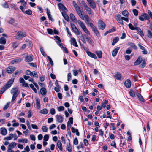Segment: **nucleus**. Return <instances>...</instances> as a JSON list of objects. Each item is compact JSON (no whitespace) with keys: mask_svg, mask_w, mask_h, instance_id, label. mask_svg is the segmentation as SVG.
Wrapping results in <instances>:
<instances>
[{"mask_svg":"<svg viewBox=\"0 0 152 152\" xmlns=\"http://www.w3.org/2000/svg\"><path fill=\"white\" fill-rule=\"evenodd\" d=\"M124 84L127 88H129L131 86V83L129 79H128L126 80Z\"/></svg>","mask_w":152,"mask_h":152,"instance_id":"a211bd4d","label":"nucleus"},{"mask_svg":"<svg viewBox=\"0 0 152 152\" xmlns=\"http://www.w3.org/2000/svg\"><path fill=\"white\" fill-rule=\"evenodd\" d=\"M18 142H24L26 143L28 142V140L26 139H19L18 140Z\"/></svg>","mask_w":152,"mask_h":152,"instance_id":"58836bf2","label":"nucleus"},{"mask_svg":"<svg viewBox=\"0 0 152 152\" xmlns=\"http://www.w3.org/2000/svg\"><path fill=\"white\" fill-rule=\"evenodd\" d=\"M41 94L43 95H45L47 92V91L46 89L44 88H41L40 90Z\"/></svg>","mask_w":152,"mask_h":152,"instance_id":"c756f323","label":"nucleus"},{"mask_svg":"<svg viewBox=\"0 0 152 152\" xmlns=\"http://www.w3.org/2000/svg\"><path fill=\"white\" fill-rule=\"evenodd\" d=\"M86 53L90 57L93 58L95 59H97V56L95 54L89 51H87L86 52Z\"/></svg>","mask_w":152,"mask_h":152,"instance_id":"f3484780","label":"nucleus"},{"mask_svg":"<svg viewBox=\"0 0 152 152\" xmlns=\"http://www.w3.org/2000/svg\"><path fill=\"white\" fill-rule=\"evenodd\" d=\"M128 45L131 47L133 48L135 50L137 49V47L134 43L132 42H129L128 43Z\"/></svg>","mask_w":152,"mask_h":152,"instance_id":"e433bc0d","label":"nucleus"},{"mask_svg":"<svg viewBox=\"0 0 152 152\" xmlns=\"http://www.w3.org/2000/svg\"><path fill=\"white\" fill-rule=\"evenodd\" d=\"M77 22L85 32L87 34L90 35V33L89 31L88 30L83 23L79 20H78Z\"/></svg>","mask_w":152,"mask_h":152,"instance_id":"f03ea898","label":"nucleus"},{"mask_svg":"<svg viewBox=\"0 0 152 152\" xmlns=\"http://www.w3.org/2000/svg\"><path fill=\"white\" fill-rule=\"evenodd\" d=\"M29 86L30 88L34 91L35 93H36L37 92V90L34 87L33 84H31L29 85Z\"/></svg>","mask_w":152,"mask_h":152,"instance_id":"a18cd8bd","label":"nucleus"},{"mask_svg":"<svg viewBox=\"0 0 152 152\" xmlns=\"http://www.w3.org/2000/svg\"><path fill=\"white\" fill-rule=\"evenodd\" d=\"M15 69L16 68L15 67H9L7 68V71L8 73L11 74L15 70Z\"/></svg>","mask_w":152,"mask_h":152,"instance_id":"4468645a","label":"nucleus"},{"mask_svg":"<svg viewBox=\"0 0 152 152\" xmlns=\"http://www.w3.org/2000/svg\"><path fill=\"white\" fill-rule=\"evenodd\" d=\"M120 49V47H118L115 49L112 52V55L113 57L115 56Z\"/></svg>","mask_w":152,"mask_h":152,"instance_id":"412c9836","label":"nucleus"},{"mask_svg":"<svg viewBox=\"0 0 152 152\" xmlns=\"http://www.w3.org/2000/svg\"><path fill=\"white\" fill-rule=\"evenodd\" d=\"M71 39L72 40V44L74 46L77 47L78 46V45L76 42V40L74 38H71Z\"/></svg>","mask_w":152,"mask_h":152,"instance_id":"2f4dec72","label":"nucleus"},{"mask_svg":"<svg viewBox=\"0 0 152 152\" xmlns=\"http://www.w3.org/2000/svg\"><path fill=\"white\" fill-rule=\"evenodd\" d=\"M49 138V135L47 134H46L44 136L43 140L45 141H48V140Z\"/></svg>","mask_w":152,"mask_h":152,"instance_id":"bf43d9fd","label":"nucleus"},{"mask_svg":"<svg viewBox=\"0 0 152 152\" xmlns=\"http://www.w3.org/2000/svg\"><path fill=\"white\" fill-rule=\"evenodd\" d=\"M7 89L4 86L0 91V94H1L4 93L6 90Z\"/></svg>","mask_w":152,"mask_h":152,"instance_id":"09e8293b","label":"nucleus"},{"mask_svg":"<svg viewBox=\"0 0 152 152\" xmlns=\"http://www.w3.org/2000/svg\"><path fill=\"white\" fill-rule=\"evenodd\" d=\"M57 145L59 150L61 151L63 150L62 144L60 141H58L57 143Z\"/></svg>","mask_w":152,"mask_h":152,"instance_id":"a878e982","label":"nucleus"},{"mask_svg":"<svg viewBox=\"0 0 152 152\" xmlns=\"http://www.w3.org/2000/svg\"><path fill=\"white\" fill-rule=\"evenodd\" d=\"M21 72V70H17L15 73L13 74V76L14 77H16L17 75L20 74Z\"/></svg>","mask_w":152,"mask_h":152,"instance_id":"4c0bfd02","label":"nucleus"},{"mask_svg":"<svg viewBox=\"0 0 152 152\" xmlns=\"http://www.w3.org/2000/svg\"><path fill=\"white\" fill-rule=\"evenodd\" d=\"M57 110L59 111H63L64 110V107L63 106H60L57 108Z\"/></svg>","mask_w":152,"mask_h":152,"instance_id":"052dcab7","label":"nucleus"},{"mask_svg":"<svg viewBox=\"0 0 152 152\" xmlns=\"http://www.w3.org/2000/svg\"><path fill=\"white\" fill-rule=\"evenodd\" d=\"M73 75L75 76H77L78 73V71L77 70L74 69L72 70Z\"/></svg>","mask_w":152,"mask_h":152,"instance_id":"680f3d73","label":"nucleus"},{"mask_svg":"<svg viewBox=\"0 0 152 152\" xmlns=\"http://www.w3.org/2000/svg\"><path fill=\"white\" fill-rule=\"evenodd\" d=\"M139 19L141 21H143L145 20H148L149 17L148 15L145 13H143L141 16H139Z\"/></svg>","mask_w":152,"mask_h":152,"instance_id":"20e7f679","label":"nucleus"},{"mask_svg":"<svg viewBox=\"0 0 152 152\" xmlns=\"http://www.w3.org/2000/svg\"><path fill=\"white\" fill-rule=\"evenodd\" d=\"M42 129L44 132H47L48 131V128L45 126H42Z\"/></svg>","mask_w":152,"mask_h":152,"instance_id":"e2e57ef3","label":"nucleus"},{"mask_svg":"<svg viewBox=\"0 0 152 152\" xmlns=\"http://www.w3.org/2000/svg\"><path fill=\"white\" fill-rule=\"evenodd\" d=\"M40 50L42 54L45 57L46 56V54L45 52L44 51L42 47H41L40 48Z\"/></svg>","mask_w":152,"mask_h":152,"instance_id":"3c124183","label":"nucleus"},{"mask_svg":"<svg viewBox=\"0 0 152 152\" xmlns=\"http://www.w3.org/2000/svg\"><path fill=\"white\" fill-rule=\"evenodd\" d=\"M66 149L69 152H71L72 151V147L70 143L67 144Z\"/></svg>","mask_w":152,"mask_h":152,"instance_id":"b1692460","label":"nucleus"},{"mask_svg":"<svg viewBox=\"0 0 152 152\" xmlns=\"http://www.w3.org/2000/svg\"><path fill=\"white\" fill-rule=\"evenodd\" d=\"M90 26L94 32L96 31V30H97L96 28L92 23H90Z\"/></svg>","mask_w":152,"mask_h":152,"instance_id":"c9c22d12","label":"nucleus"},{"mask_svg":"<svg viewBox=\"0 0 152 152\" xmlns=\"http://www.w3.org/2000/svg\"><path fill=\"white\" fill-rule=\"evenodd\" d=\"M14 137V134H13L11 133L9 134V136L6 137L4 138V140H9L12 139Z\"/></svg>","mask_w":152,"mask_h":152,"instance_id":"cd10ccee","label":"nucleus"},{"mask_svg":"<svg viewBox=\"0 0 152 152\" xmlns=\"http://www.w3.org/2000/svg\"><path fill=\"white\" fill-rule=\"evenodd\" d=\"M84 20L86 23V24L88 25H90V23H91V22H89V18L88 15H84Z\"/></svg>","mask_w":152,"mask_h":152,"instance_id":"5701e85b","label":"nucleus"},{"mask_svg":"<svg viewBox=\"0 0 152 152\" xmlns=\"http://www.w3.org/2000/svg\"><path fill=\"white\" fill-rule=\"evenodd\" d=\"M36 103L37 105V108L39 109L40 107V100L39 98H36Z\"/></svg>","mask_w":152,"mask_h":152,"instance_id":"bb28decb","label":"nucleus"},{"mask_svg":"<svg viewBox=\"0 0 152 152\" xmlns=\"http://www.w3.org/2000/svg\"><path fill=\"white\" fill-rule=\"evenodd\" d=\"M16 145L17 143L15 142H11L8 146L7 149L13 148L16 146Z\"/></svg>","mask_w":152,"mask_h":152,"instance_id":"6ab92c4d","label":"nucleus"},{"mask_svg":"<svg viewBox=\"0 0 152 152\" xmlns=\"http://www.w3.org/2000/svg\"><path fill=\"white\" fill-rule=\"evenodd\" d=\"M32 11L30 10L24 11L23 13L26 14L28 15H31L32 14Z\"/></svg>","mask_w":152,"mask_h":152,"instance_id":"de8ad7c7","label":"nucleus"},{"mask_svg":"<svg viewBox=\"0 0 152 152\" xmlns=\"http://www.w3.org/2000/svg\"><path fill=\"white\" fill-rule=\"evenodd\" d=\"M32 72H33V75H32V76H33L34 77H36V78H37L38 77V75L37 72H36L35 71H33Z\"/></svg>","mask_w":152,"mask_h":152,"instance_id":"0e129e2a","label":"nucleus"},{"mask_svg":"<svg viewBox=\"0 0 152 152\" xmlns=\"http://www.w3.org/2000/svg\"><path fill=\"white\" fill-rule=\"evenodd\" d=\"M98 26L99 29L103 30L105 26V24L101 20H99L98 22Z\"/></svg>","mask_w":152,"mask_h":152,"instance_id":"7ed1b4c3","label":"nucleus"},{"mask_svg":"<svg viewBox=\"0 0 152 152\" xmlns=\"http://www.w3.org/2000/svg\"><path fill=\"white\" fill-rule=\"evenodd\" d=\"M119 39L118 37H114L112 43V45L113 46L119 40Z\"/></svg>","mask_w":152,"mask_h":152,"instance_id":"7c9ffc66","label":"nucleus"},{"mask_svg":"<svg viewBox=\"0 0 152 152\" xmlns=\"http://www.w3.org/2000/svg\"><path fill=\"white\" fill-rule=\"evenodd\" d=\"M18 43L17 42H14L12 43V47L15 48H16L18 46Z\"/></svg>","mask_w":152,"mask_h":152,"instance_id":"13d9d810","label":"nucleus"},{"mask_svg":"<svg viewBox=\"0 0 152 152\" xmlns=\"http://www.w3.org/2000/svg\"><path fill=\"white\" fill-rule=\"evenodd\" d=\"M6 43V39L4 37H1L0 38V44L4 45Z\"/></svg>","mask_w":152,"mask_h":152,"instance_id":"72a5a7b5","label":"nucleus"},{"mask_svg":"<svg viewBox=\"0 0 152 152\" xmlns=\"http://www.w3.org/2000/svg\"><path fill=\"white\" fill-rule=\"evenodd\" d=\"M2 6L4 8H8L9 7L8 3L7 2H5L4 4H2Z\"/></svg>","mask_w":152,"mask_h":152,"instance_id":"338daca9","label":"nucleus"},{"mask_svg":"<svg viewBox=\"0 0 152 152\" xmlns=\"http://www.w3.org/2000/svg\"><path fill=\"white\" fill-rule=\"evenodd\" d=\"M116 19L118 23L122 25H123V21L122 19V17L120 15H117L116 16Z\"/></svg>","mask_w":152,"mask_h":152,"instance_id":"f8f14e48","label":"nucleus"},{"mask_svg":"<svg viewBox=\"0 0 152 152\" xmlns=\"http://www.w3.org/2000/svg\"><path fill=\"white\" fill-rule=\"evenodd\" d=\"M69 121H68L67 122V127L68 129H69V131L68 132L69 134V135L71 134L70 129L71 126V125L69 124L70 122L71 123V124H72L73 123V118L72 117H70L69 118Z\"/></svg>","mask_w":152,"mask_h":152,"instance_id":"1a4fd4ad","label":"nucleus"},{"mask_svg":"<svg viewBox=\"0 0 152 152\" xmlns=\"http://www.w3.org/2000/svg\"><path fill=\"white\" fill-rule=\"evenodd\" d=\"M133 12L135 16H137L138 15V12L137 10L134 9L133 10Z\"/></svg>","mask_w":152,"mask_h":152,"instance_id":"5fc2aeb1","label":"nucleus"},{"mask_svg":"<svg viewBox=\"0 0 152 152\" xmlns=\"http://www.w3.org/2000/svg\"><path fill=\"white\" fill-rule=\"evenodd\" d=\"M122 15L126 17H128V16L129 12L127 10H124L122 12Z\"/></svg>","mask_w":152,"mask_h":152,"instance_id":"ea45409f","label":"nucleus"},{"mask_svg":"<svg viewBox=\"0 0 152 152\" xmlns=\"http://www.w3.org/2000/svg\"><path fill=\"white\" fill-rule=\"evenodd\" d=\"M14 78L11 79L4 86L7 89L9 88L12 86L14 81Z\"/></svg>","mask_w":152,"mask_h":152,"instance_id":"6e6552de","label":"nucleus"},{"mask_svg":"<svg viewBox=\"0 0 152 152\" xmlns=\"http://www.w3.org/2000/svg\"><path fill=\"white\" fill-rule=\"evenodd\" d=\"M129 94L131 96L133 97H135V94L134 91L132 90H130L129 91Z\"/></svg>","mask_w":152,"mask_h":152,"instance_id":"8fccbe9b","label":"nucleus"},{"mask_svg":"<svg viewBox=\"0 0 152 152\" xmlns=\"http://www.w3.org/2000/svg\"><path fill=\"white\" fill-rule=\"evenodd\" d=\"M130 29L132 30H135V27H134L133 25L131 24H129L128 25Z\"/></svg>","mask_w":152,"mask_h":152,"instance_id":"69168bd1","label":"nucleus"},{"mask_svg":"<svg viewBox=\"0 0 152 152\" xmlns=\"http://www.w3.org/2000/svg\"><path fill=\"white\" fill-rule=\"evenodd\" d=\"M7 131L5 128H1V133L3 135H5L7 134Z\"/></svg>","mask_w":152,"mask_h":152,"instance_id":"4be33fe9","label":"nucleus"},{"mask_svg":"<svg viewBox=\"0 0 152 152\" xmlns=\"http://www.w3.org/2000/svg\"><path fill=\"white\" fill-rule=\"evenodd\" d=\"M19 92L18 91V88H15L12 89L11 90V93L12 94V97L11 100V102H13L16 99L18 95Z\"/></svg>","mask_w":152,"mask_h":152,"instance_id":"f257e3e1","label":"nucleus"},{"mask_svg":"<svg viewBox=\"0 0 152 152\" xmlns=\"http://www.w3.org/2000/svg\"><path fill=\"white\" fill-rule=\"evenodd\" d=\"M85 36H86V35H85ZM86 39L87 42L90 43L91 44L92 43L91 41V40L90 38L88 36H86Z\"/></svg>","mask_w":152,"mask_h":152,"instance_id":"603ef678","label":"nucleus"},{"mask_svg":"<svg viewBox=\"0 0 152 152\" xmlns=\"http://www.w3.org/2000/svg\"><path fill=\"white\" fill-rule=\"evenodd\" d=\"M58 7L60 10L64 11L63 12H67V10L65 7L62 4L59 3L58 4Z\"/></svg>","mask_w":152,"mask_h":152,"instance_id":"dca6fc26","label":"nucleus"},{"mask_svg":"<svg viewBox=\"0 0 152 152\" xmlns=\"http://www.w3.org/2000/svg\"><path fill=\"white\" fill-rule=\"evenodd\" d=\"M99 58H102V53L101 51H96L95 52Z\"/></svg>","mask_w":152,"mask_h":152,"instance_id":"c85d7f7f","label":"nucleus"},{"mask_svg":"<svg viewBox=\"0 0 152 152\" xmlns=\"http://www.w3.org/2000/svg\"><path fill=\"white\" fill-rule=\"evenodd\" d=\"M148 36L150 38H152V32L150 30L148 31Z\"/></svg>","mask_w":152,"mask_h":152,"instance_id":"4d7b16f0","label":"nucleus"},{"mask_svg":"<svg viewBox=\"0 0 152 152\" xmlns=\"http://www.w3.org/2000/svg\"><path fill=\"white\" fill-rule=\"evenodd\" d=\"M138 46L140 48L141 50H142V53L143 54H147L148 53V51L145 49V48L143 46L141 45L140 43H139L138 44Z\"/></svg>","mask_w":152,"mask_h":152,"instance_id":"ddd939ff","label":"nucleus"},{"mask_svg":"<svg viewBox=\"0 0 152 152\" xmlns=\"http://www.w3.org/2000/svg\"><path fill=\"white\" fill-rule=\"evenodd\" d=\"M146 65V63L145 60L142 61L141 64L139 66V67L141 68H144Z\"/></svg>","mask_w":152,"mask_h":152,"instance_id":"37998d69","label":"nucleus"},{"mask_svg":"<svg viewBox=\"0 0 152 152\" xmlns=\"http://www.w3.org/2000/svg\"><path fill=\"white\" fill-rule=\"evenodd\" d=\"M62 16L64 17L65 19L67 21H69V19L68 16L66 13V12H62Z\"/></svg>","mask_w":152,"mask_h":152,"instance_id":"393cba45","label":"nucleus"},{"mask_svg":"<svg viewBox=\"0 0 152 152\" xmlns=\"http://www.w3.org/2000/svg\"><path fill=\"white\" fill-rule=\"evenodd\" d=\"M87 1L91 7L93 9L95 8L96 7V4L93 0H87Z\"/></svg>","mask_w":152,"mask_h":152,"instance_id":"9b49d317","label":"nucleus"},{"mask_svg":"<svg viewBox=\"0 0 152 152\" xmlns=\"http://www.w3.org/2000/svg\"><path fill=\"white\" fill-rule=\"evenodd\" d=\"M142 58L140 56L138 57L137 59L134 62V65L136 66L139 64L141 62Z\"/></svg>","mask_w":152,"mask_h":152,"instance_id":"aec40b11","label":"nucleus"},{"mask_svg":"<svg viewBox=\"0 0 152 152\" xmlns=\"http://www.w3.org/2000/svg\"><path fill=\"white\" fill-rule=\"evenodd\" d=\"M85 8L88 14H90L91 13V9L89 7H88V6L85 7Z\"/></svg>","mask_w":152,"mask_h":152,"instance_id":"6e6d98bb","label":"nucleus"},{"mask_svg":"<svg viewBox=\"0 0 152 152\" xmlns=\"http://www.w3.org/2000/svg\"><path fill=\"white\" fill-rule=\"evenodd\" d=\"M33 56L32 55H27L25 58V61L26 62H29L33 60Z\"/></svg>","mask_w":152,"mask_h":152,"instance_id":"423d86ee","label":"nucleus"},{"mask_svg":"<svg viewBox=\"0 0 152 152\" xmlns=\"http://www.w3.org/2000/svg\"><path fill=\"white\" fill-rule=\"evenodd\" d=\"M132 50V49L129 48H127V49L126 50V53L127 54H130L131 53Z\"/></svg>","mask_w":152,"mask_h":152,"instance_id":"864d4df0","label":"nucleus"},{"mask_svg":"<svg viewBox=\"0 0 152 152\" xmlns=\"http://www.w3.org/2000/svg\"><path fill=\"white\" fill-rule=\"evenodd\" d=\"M77 13L78 15H79V16L81 18L82 20H84V16H83L82 11L80 12H78Z\"/></svg>","mask_w":152,"mask_h":152,"instance_id":"c03bdc74","label":"nucleus"},{"mask_svg":"<svg viewBox=\"0 0 152 152\" xmlns=\"http://www.w3.org/2000/svg\"><path fill=\"white\" fill-rule=\"evenodd\" d=\"M26 36V33L24 32L21 31L18 32L16 35L17 38H22Z\"/></svg>","mask_w":152,"mask_h":152,"instance_id":"39448f33","label":"nucleus"},{"mask_svg":"<svg viewBox=\"0 0 152 152\" xmlns=\"http://www.w3.org/2000/svg\"><path fill=\"white\" fill-rule=\"evenodd\" d=\"M56 121L60 123H62L63 121V118L61 115H57L55 116Z\"/></svg>","mask_w":152,"mask_h":152,"instance_id":"2eb2a0df","label":"nucleus"},{"mask_svg":"<svg viewBox=\"0 0 152 152\" xmlns=\"http://www.w3.org/2000/svg\"><path fill=\"white\" fill-rule=\"evenodd\" d=\"M25 74L27 75H29L31 76H32V75H33V72L29 70H26L25 72Z\"/></svg>","mask_w":152,"mask_h":152,"instance_id":"49530a36","label":"nucleus"},{"mask_svg":"<svg viewBox=\"0 0 152 152\" xmlns=\"http://www.w3.org/2000/svg\"><path fill=\"white\" fill-rule=\"evenodd\" d=\"M23 60L22 58H16L11 61V63L12 64L15 63H19L21 62Z\"/></svg>","mask_w":152,"mask_h":152,"instance_id":"9d476101","label":"nucleus"},{"mask_svg":"<svg viewBox=\"0 0 152 152\" xmlns=\"http://www.w3.org/2000/svg\"><path fill=\"white\" fill-rule=\"evenodd\" d=\"M40 113L41 114H46L48 113V110L46 109H44L40 111Z\"/></svg>","mask_w":152,"mask_h":152,"instance_id":"79ce46f5","label":"nucleus"},{"mask_svg":"<svg viewBox=\"0 0 152 152\" xmlns=\"http://www.w3.org/2000/svg\"><path fill=\"white\" fill-rule=\"evenodd\" d=\"M137 96H138L139 100L142 102H144L145 100L142 97V96H141V94L140 93H137Z\"/></svg>","mask_w":152,"mask_h":152,"instance_id":"473e14b6","label":"nucleus"},{"mask_svg":"<svg viewBox=\"0 0 152 152\" xmlns=\"http://www.w3.org/2000/svg\"><path fill=\"white\" fill-rule=\"evenodd\" d=\"M114 77L117 79L120 80L121 78V75L119 73H118L117 74L114 76Z\"/></svg>","mask_w":152,"mask_h":152,"instance_id":"f704fd0d","label":"nucleus"},{"mask_svg":"<svg viewBox=\"0 0 152 152\" xmlns=\"http://www.w3.org/2000/svg\"><path fill=\"white\" fill-rule=\"evenodd\" d=\"M71 26L72 30L76 34L79 35L80 34L79 31L74 24H71Z\"/></svg>","mask_w":152,"mask_h":152,"instance_id":"0eeeda50","label":"nucleus"},{"mask_svg":"<svg viewBox=\"0 0 152 152\" xmlns=\"http://www.w3.org/2000/svg\"><path fill=\"white\" fill-rule=\"evenodd\" d=\"M50 113L52 115H54L55 113V110L54 109L52 108L50 110Z\"/></svg>","mask_w":152,"mask_h":152,"instance_id":"774afa93","label":"nucleus"},{"mask_svg":"<svg viewBox=\"0 0 152 152\" xmlns=\"http://www.w3.org/2000/svg\"><path fill=\"white\" fill-rule=\"evenodd\" d=\"M70 17L71 19L73 21H76V18L73 14L71 13L70 14Z\"/></svg>","mask_w":152,"mask_h":152,"instance_id":"a19ab883","label":"nucleus"}]
</instances>
